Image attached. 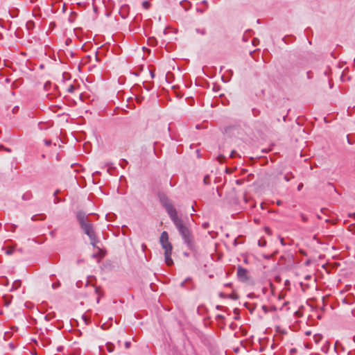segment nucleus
Listing matches in <instances>:
<instances>
[{
    "label": "nucleus",
    "mask_w": 355,
    "mask_h": 355,
    "mask_svg": "<svg viewBox=\"0 0 355 355\" xmlns=\"http://www.w3.org/2000/svg\"><path fill=\"white\" fill-rule=\"evenodd\" d=\"M159 241L163 249L164 250V258L166 263L168 266L173 265V261L171 257L173 247L171 243L168 241V235L166 232L164 231L161 234Z\"/></svg>",
    "instance_id": "7ed1b4c3"
},
{
    "label": "nucleus",
    "mask_w": 355,
    "mask_h": 355,
    "mask_svg": "<svg viewBox=\"0 0 355 355\" xmlns=\"http://www.w3.org/2000/svg\"><path fill=\"white\" fill-rule=\"evenodd\" d=\"M296 351L297 350L295 348H293L291 349V353H295V352H296Z\"/></svg>",
    "instance_id": "c85d7f7f"
},
{
    "label": "nucleus",
    "mask_w": 355,
    "mask_h": 355,
    "mask_svg": "<svg viewBox=\"0 0 355 355\" xmlns=\"http://www.w3.org/2000/svg\"><path fill=\"white\" fill-rule=\"evenodd\" d=\"M150 74H151V77H152V78H154V73H153V72H152V71H150Z\"/></svg>",
    "instance_id": "72a5a7b5"
},
{
    "label": "nucleus",
    "mask_w": 355,
    "mask_h": 355,
    "mask_svg": "<svg viewBox=\"0 0 355 355\" xmlns=\"http://www.w3.org/2000/svg\"><path fill=\"white\" fill-rule=\"evenodd\" d=\"M153 41H154V40L149 39V42L150 43V44H153Z\"/></svg>",
    "instance_id": "7c9ffc66"
},
{
    "label": "nucleus",
    "mask_w": 355,
    "mask_h": 355,
    "mask_svg": "<svg viewBox=\"0 0 355 355\" xmlns=\"http://www.w3.org/2000/svg\"><path fill=\"white\" fill-rule=\"evenodd\" d=\"M301 217H302V219L303 221L305 222V221L307 220V218L304 214H302Z\"/></svg>",
    "instance_id": "5701e85b"
},
{
    "label": "nucleus",
    "mask_w": 355,
    "mask_h": 355,
    "mask_svg": "<svg viewBox=\"0 0 355 355\" xmlns=\"http://www.w3.org/2000/svg\"><path fill=\"white\" fill-rule=\"evenodd\" d=\"M142 6L145 9H148L150 7V3L148 1H144L142 3Z\"/></svg>",
    "instance_id": "6e6552de"
},
{
    "label": "nucleus",
    "mask_w": 355,
    "mask_h": 355,
    "mask_svg": "<svg viewBox=\"0 0 355 355\" xmlns=\"http://www.w3.org/2000/svg\"><path fill=\"white\" fill-rule=\"evenodd\" d=\"M128 164V162L125 159H123L121 162V166L123 168Z\"/></svg>",
    "instance_id": "2eb2a0df"
},
{
    "label": "nucleus",
    "mask_w": 355,
    "mask_h": 355,
    "mask_svg": "<svg viewBox=\"0 0 355 355\" xmlns=\"http://www.w3.org/2000/svg\"><path fill=\"white\" fill-rule=\"evenodd\" d=\"M189 280H190V278H187L185 281L182 282L180 284V286H181V287H184V285H185V284H186V282H187V281H189Z\"/></svg>",
    "instance_id": "dca6fc26"
},
{
    "label": "nucleus",
    "mask_w": 355,
    "mask_h": 355,
    "mask_svg": "<svg viewBox=\"0 0 355 355\" xmlns=\"http://www.w3.org/2000/svg\"><path fill=\"white\" fill-rule=\"evenodd\" d=\"M9 346L11 349H14V345L12 343L9 344Z\"/></svg>",
    "instance_id": "c756f323"
},
{
    "label": "nucleus",
    "mask_w": 355,
    "mask_h": 355,
    "mask_svg": "<svg viewBox=\"0 0 355 355\" xmlns=\"http://www.w3.org/2000/svg\"><path fill=\"white\" fill-rule=\"evenodd\" d=\"M35 26V24L33 21L31 20H29L26 22V27L28 30H31L32 28H33Z\"/></svg>",
    "instance_id": "39448f33"
},
{
    "label": "nucleus",
    "mask_w": 355,
    "mask_h": 355,
    "mask_svg": "<svg viewBox=\"0 0 355 355\" xmlns=\"http://www.w3.org/2000/svg\"><path fill=\"white\" fill-rule=\"evenodd\" d=\"M143 248H146V245L144 244L142 245Z\"/></svg>",
    "instance_id": "ea45409f"
},
{
    "label": "nucleus",
    "mask_w": 355,
    "mask_h": 355,
    "mask_svg": "<svg viewBox=\"0 0 355 355\" xmlns=\"http://www.w3.org/2000/svg\"><path fill=\"white\" fill-rule=\"evenodd\" d=\"M161 202L165 207L171 219L172 220L175 227L178 230L180 234H181L182 239L184 241V243L187 245L189 248H192L193 238L191 232L188 229V227L184 225L182 220L178 217L176 209H175L173 205L166 198H161Z\"/></svg>",
    "instance_id": "f257e3e1"
},
{
    "label": "nucleus",
    "mask_w": 355,
    "mask_h": 355,
    "mask_svg": "<svg viewBox=\"0 0 355 355\" xmlns=\"http://www.w3.org/2000/svg\"><path fill=\"white\" fill-rule=\"evenodd\" d=\"M44 143L46 145L49 146L51 144V140H45Z\"/></svg>",
    "instance_id": "b1692460"
},
{
    "label": "nucleus",
    "mask_w": 355,
    "mask_h": 355,
    "mask_svg": "<svg viewBox=\"0 0 355 355\" xmlns=\"http://www.w3.org/2000/svg\"><path fill=\"white\" fill-rule=\"evenodd\" d=\"M237 277L239 281L242 282H247L250 279L248 275V270L241 266H239L237 268Z\"/></svg>",
    "instance_id": "20e7f679"
},
{
    "label": "nucleus",
    "mask_w": 355,
    "mask_h": 355,
    "mask_svg": "<svg viewBox=\"0 0 355 355\" xmlns=\"http://www.w3.org/2000/svg\"><path fill=\"white\" fill-rule=\"evenodd\" d=\"M202 3L207 6V1H203Z\"/></svg>",
    "instance_id": "f704fd0d"
},
{
    "label": "nucleus",
    "mask_w": 355,
    "mask_h": 355,
    "mask_svg": "<svg viewBox=\"0 0 355 355\" xmlns=\"http://www.w3.org/2000/svg\"><path fill=\"white\" fill-rule=\"evenodd\" d=\"M255 43H257V41H256V40L254 39V40H253V44H254V45H255Z\"/></svg>",
    "instance_id": "e433bc0d"
},
{
    "label": "nucleus",
    "mask_w": 355,
    "mask_h": 355,
    "mask_svg": "<svg viewBox=\"0 0 355 355\" xmlns=\"http://www.w3.org/2000/svg\"><path fill=\"white\" fill-rule=\"evenodd\" d=\"M209 225V223H204L202 224V227H203L204 229H207V228H208Z\"/></svg>",
    "instance_id": "6ab92c4d"
},
{
    "label": "nucleus",
    "mask_w": 355,
    "mask_h": 355,
    "mask_svg": "<svg viewBox=\"0 0 355 355\" xmlns=\"http://www.w3.org/2000/svg\"><path fill=\"white\" fill-rule=\"evenodd\" d=\"M76 218L83 232L89 238L90 243L92 246L101 250V249L97 246L98 240L96 236L93 224L88 219V215L83 211H79L76 214Z\"/></svg>",
    "instance_id": "f03ea898"
},
{
    "label": "nucleus",
    "mask_w": 355,
    "mask_h": 355,
    "mask_svg": "<svg viewBox=\"0 0 355 355\" xmlns=\"http://www.w3.org/2000/svg\"><path fill=\"white\" fill-rule=\"evenodd\" d=\"M259 245L260 246H264L266 245V241H263V243H261L260 241H259Z\"/></svg>",
    "instance_id": "393cba45"
},
{
    "label": "nucleus",
    "mask_w": 355,
    "mask_h": 355,
    "mask_svg": "<svg viewBox=\"0 0 355 355\" xmlns=\"http://www.w3.org/2000/svg\"><path fill=\"white\" fill-rule=\"evenodd\" d=\"M18 110H19V107H18V106H15V107H13V109H12V112H13V113H15V112H17Z\"/></svg>",
    "instance_id": "aec40b11"
},
{
    "label": "nucleus",
    "mask_w": 355,
    "mask_h": 355,
    "mask_svg": "<svg viewBox=\"0 0 355 355\" xmlns=\"http://www.w3.org/2000/svg\"><path fill=\"white\" fill-rule=\"evenodd\" d=\"M106 348L109 352H112L114 351V346L113 344L109 343L106 345Z\"/></svg>",
    "instance_id": "423d86ee"
},
{
    "label": "nucleus",
    "mask_w": 355,
    "mask_h": 355,
    "mask_svg": "<svg viewBox=\"0 0 355 355\" xmlns=\"http://www.w3.org/2000/svg\"><path fill=\"white\" fill-rule=\"evenodd\" d=\"M59 201H60V199L58 198H55V199L54 200L55 203H58Z\"/></svg>",
    "instance_id": "cd10ccee"
},
{
    "label": "nucleus",
    "mask_w": 355,
    "mask_h": 355,
    "mask_svg": "<svg viewBox=\"0 0 355 355\" xmlns=\"http://www.w3.org/2000/svg\"><path fill=\"white\" fill-rule=\"evenodd\" d=\"M293 176L291 174V175H288V174H286L284 177V180L286 181V182H288L290 181V180L291 178H293Z\"/></svg>",
    "instance_id": "1a4fd4ad"
},
{
    "label": "nucleus",
    "mask_w": 355,
    "mask_h": 355,
    "mask_svg": "<svg viewBox=\"0 0 355 355\" xmlns=\"http://www.w3.org/2000/svg\"><path fill=\"white\" fill-rule=\"evenodd\" d=\"M130 347V342H129V341H126V342L125 343V347L126 349H128Z\"/></svg>",
    "instance_id": "f3484780"
},
{
    "label": "nucleus",
    "mask_w": 355,
    "mask_h": 355,
    "mask_svg": "<svg viewBox=\"0 0 355 355\" xmlns=\"http://www.w3.org/2000/svg\"><path fill=\"white\" fill-rule=\"evenodd\" d=\"M252 112V114H253V115L254 116H258L259 114V113H260V111L259 110H257V109H255V108H253Z\"/></svg>",
    "instance_id": "9d476101"
},
{
    "label": "nucleus",
    "mask_w": 355,
    "mask_h": 355,
    "mask_svg": "<svg viewBox=\"0 0 355 355\" xmlns=\"http://www.w3.org/2000/svg\"><path fill=\"white\" fill-rule=\"evenodd\" d=\"M280 242H281V244H282V245H285V243H284V239H283V238H282V239H280Z\"/></svg>",
    "instance_id": "a878e982"
},
{
    "label": "nucleus",
    "mask_w": 355,
    "mask_h": 355,
    "mask_svg": "<svg viewBox=\"0 0 355 355\" xmlns=\"http://www.w3.org/2000/svg\"><path fill=\"white\" fill-rule=\"evenodd\" d=\"M203 182H204L205 184H210V178H209V175H206V176L204 178Z\"/></svg>",
    "instance_id": "0eeeda50"
},
{
    "label": "nucleus",
    "mask_w": 355,
    "mask_h": 355,
    "mask_svg": "<svg viewBox=\"0 0 355 355\" xmlns=\"http://www.w3.org/2000/svg\"><path fill=\"white\" fill-rule=\"evenodd\" d=\"M1 148H4L3 146H0V149Z\"/></svg>",
    "instance_id": "a19ab883"
},
{
    "label": "nucleus",
    "mask_w": 355,
    "mask_h": 355,
    "mask_svg": "<svg viewBox=\"0 0 355 355\" xmlns=\"http://www.w3.org/2000/svg\"><path fill=\"white\" fill-rule=\"evenodd\" d=\"M67 90L69 93H73L75 90V87L73 85H70Z\"/></svg>",
    "instance_id": "f8f14e48"
},
{
    "label": "nucleus",
    "mask_w": 355,
    "mask_h": 355,
    "mask_svg": "<svg viewBox=\"0 0 355 355\" xmlns=\"http://www.w3.org/2000/svg\"><path fill=\"white\" fill-rule=\"evenodd\" d=\"M31 3H33L35 0H30Z\"/></svg>",
    "instance_id": "4c0bfd02"
},
{
    "label": "nucleus",
    "mask_w": 355,
    "mask_h": 355,
    "mask_svg": "<svg viewBox=\"0 0 355 355\" xmlns=\"http://www.w3.org/2000/svg\"><path fill=\"white\" fill-rule=\"evenodd\" d=\"M60 286V283L59 282H55L52 284V287L53 288H57L58 287H59Z\"/></svg>",
    "instance_id": "ddd939ff"
},
{
    "label": "nucleus",
    "mask_w": 355,
    "mask_h": 355,
    "mask_svg": "<svg viewBox=\"0 0 355 355\" xmlns=\"http://www.w3.org/2000/svg\"><path fill=\"white\" fill-rule=\"evenodd\" d=\"M58 192H59V191H58V190L55 191L54 192V194H53V195H54L55 196H56V195L58 193Z\"/></svg>",
    "instance_id": "2f4dec72"
},
{
    "label": "nucleus",
    "mask_w": 355,
    "mask_h": 355,
    "mask_svg": "<svg viewBox=\"0 0 355 355\" xmlns=\"http://www.w3.org/2000/svg\"><path fill=\"white\" fill-rule=\"evenodd\" d=\"M12 252H13V250L12 249H8V250H6V254H11Z\"/></svg>",
    "instance_id": "412c9836"
},
{
    "label": "nucleus",
    "mask_w": 355,
    "mask_h": 355,
    "mask_svg": "<svg viewBox=\"0 0 355 355\" xmlns=\"http://www.w3.org/2000/svg\"><path fill=\"white\" fill-rule=\"evenodd\" d=\"M255 43H257V41H256V40L254 39V40H253V44H254V45H255Z\"/></svg>",
    "instance_id": "c9c22d12"
},
{
    "label": "nucleus",
    "mask_w": 355,
    "mask_h": 355,
    "mask_svg": "<svg viewBox=\"0 0 355 355\" xmlns=\"http://www.w3.org/2000/svg\"><path fill=\"white\" fill-rule=\"evenodd\" d=\"M196 32L198 33H200L201 35H205L206 33H205V29H200V28H198L196 29Z\"/></svg>",
    "instance_id": "9b49d317"
},
{
    "label": "nucleus",
    "mask_w": 355,
    "mask_h": 355,
    "mask_svg": "<svg viewBox=\"0 0 355 355\" xmlns=\"http://www.w3.org/2000/svg\"><path fill=\"white\" fill-rule=\"evenodd\" d=\"M237 155H238V154H237V153L235 150H232L231 152V154H230V157H235Z\"/></svg>",
    "instance_id": "4468645a"
},
{
    "label": "nucleus",
    "mask_w": 355,
    "mask_h": 355,
    "mask_svg": "<svg viewBox=\"0 0 355 355\" xmlns=\"http://www.w3.org/2000/svg\"><path fill=\"white\" fill-rule=\"evenodd\" d=\"M277 204L278 205H282V202L279 200V201H277Z\"/></svg>",
    "instance_id": "473e14b6"
},
{
    "label": "nucleus",
    "mask_w": 355,
    "mask_h": 355,
    "mask_svg": "<svg viewBox=\"0 0 355 355\" xmlns=\"http://www.w3.org/2000/svg\"><path fill=\"white\" fill-rule=\"evenodd\" d=\"M94 58H95V60H96V62H98V61H99L98 57V55H97L96 54L94 55Z\"/></svg>",
    "instance_id": "bb28decb"
},
{
    "label": "nucleus",
    "mask_w": 355,
    "mask_h": 355,
    "mask_svg": "<svg viewBox=\"0 0 355 355\" xmlns=\"http://www.w3.org/2000/svg\"><path fill=\"white\" fill-rule=\"evenodd\" d=\"M236 183H237V184H240V181H239V180H237V181H236Z\"/></svg>",
    "instance_id": "58836bf2"
},
{
    "label": "nucleus",
    "mask_w": 355,
    "mask_h": 355,
    "mask_svg": "<svg viewBox=\"0 0 355 355\" xmlns=\"http://www.w3.org/2000/svg\"><path fill=\"white\" fill-rule=\"evenodd\" d=\"M224 156L223 155H220L218 157V160L220 162H222L223 159H224Z\"/></svg>",
    "instance_id": "a211bd4d"
},
{
    "label": "nucleus",
    "mask_w": 355,
    "mask_h": 355,
    "mask_svg": "<svg viewBox=\"0 0 355 355\" xmlns=\"http://www.w3.org/2000/svg\"><path fill=\"white\" fill-rule=\"evenodd\" d=\"M303 186H304V185H303V184H302V183H300V184L297 186V190H298V191H300V190L302 189Z\"/></svg>",
    "instance_id": "4be33fe9"
}]
</instances>
